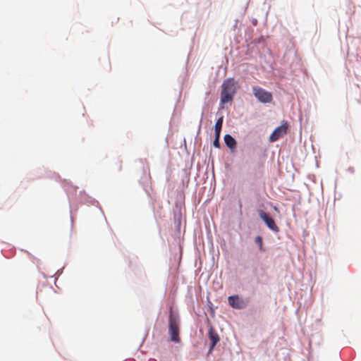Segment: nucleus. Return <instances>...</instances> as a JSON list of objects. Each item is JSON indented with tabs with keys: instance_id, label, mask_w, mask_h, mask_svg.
Listing matches in <instances>:
<instances>
[{
	"instance_id": "obj_1",
	"label": "nucleus",
	"mask_w": 361,
	"mask_h": 361,
	"mask_svg": "<svg viewBox=\"0 0 361 361\" xmlns=\"http://www.w3.org/2000/svg\"><path fill=\"white\" fill-rule=\"evenodd\" d=\"M221 87V90L220 94L219 109L223 108L222 106L224 104L233 100L234 96L238 90L237 81L234 78H228L223 80Z\"/></svg>"
},
{
	"instance_id": "obj_24",
	"label": "nucleus",
	"mask_w": 361,
	"mask_h": 361,
	"mask_svg": "<svg viewBox=\"0 0 361 361\" xmlns=\"http://www.w3.org/2000/svg\"><path fill=\"white\" fill-rule=\"evenodd\" d=\"M211 312H212V314H214V310L213 307H211Z\"/></svg>"
},
{
	"instance_id": "obj_21",
	"label": "nucleus",
	"mask_w": 361,
	"mask_h": 361,
	"mask_svg": "<svg viewBox=\"0 0 361 361\" xmlns=\"http://www.w3.org/2000/svg\"><path fill=\"white\" fill-rule=\"evenodd\" d=\"M27 252L28 255L30 256V257L33 258L34 259H36L37 263L39 262V260L38 259H37L35 257H34L32 255H31V253H30L28 252Z\"/></svg>"
},
{
	"instance_id": "obj_19",
	"label": "nucleus",
	"mask_w": 361,
	"mask_h": 361,
	"mask_svg": "<svg viewBox=\"0 0 361 361\" xmlns=\"http://www.w3.org/2000/svg\"><path fill=\"white\" fill-rule=\"evenodd\" d=\"M70 213H71V228H73V216H72V215H71V214H72V210H71V209H70Z\"/></svg>"
},
{
	"instance_id": "obj_16",
	"label": "nucleus",
	"mask_w": 361,
	"mask_h": 361,
	"mask_svg": "<svg viewBox=\"0 0 361 361\" xmlns=\"http://www.w3.org/2000/svg\"><path fill=\"white\" fill-rule=\"evenodd\" d=\"M264 37H263V36H261V37H258V38H256V39H255V43H257V44H261V43H263V42H264Z\"/></svg>"
},
{
	"instance_id": "obj_27",
	"label": "nucleus",
	"mask_w": 361,
	"mask_h": 361,
	"mask_svg": "<svg viewBox=\"0 0 361 361\" xmlns=\"http://www.w3.org/2000/svg\"><path fill=\"white\" fill-rule=\"evenodd\" d=\"M99 210H101V212H102V214H104V212L102 210V208H99Z\"/></svg>"
},
{
	"instance_id": "obj_3",
	"label": "nucleus",
	"mask_w": 361,
	"mask_h": 361,
	"mask_svg": "<svg viewBox=\"0 0 361 361\" xmlns=\"http://www.w3.org/2000/svg\"><path fill=\"white\" fill-rule=\"evenodd\" d=\"M169 334L170 336L171 341L179 343L180 338L179 337L180 334V322L176 317H169Z\"/></svg>"
},
{
	"instance_id": "obj_8",
	"label": "nucleus",
	"mask_w": 361,
	"mask_h": 361,
	"mask_svg": "<svg viewBox=\"0 0 361 361\" xmlns=\"http://www.w3.org/2000/svg\"><path fill=\"white\" fill-rule=\"evenodd\" d=\"M224 140L226 146L231 152H234L237 148V141L235 138L231 134L227 133L224 136Z\"/></svg>"
},
{
	"instance_id": "obj_7",
	"label": "nucleus",
	"mask_w": 361,
	"mask_h": 361,
	"mask_svg": "<svg viewBox=\"0 0 361 361\" xmlns=\"http://www.w3.org/2000/svg\"><path fill=\"white\" fill-rule=\"evenodd\" d=\"M288 125L286 121H283L281 126H277L271 133L269 135V141L271 142H276L278 140L280 137L283 136L286 133L288 130Z\"/></svg>"
},
{
	"instance_id": "obj_14",
	"label": "nucleus",
	"mask_w": 361,
	"mask_h": 361,
	"mask_svg": "<svg viewBox=\"0 0 361 361\" xmlns=\"http://www.w3.org/2000/svg\"><path fill=\"white\" fill-rule=\"evenodd\" d=\"M84 202L91 203L92 204H94V202H97V201L95 199H93L91 197L85 195Z\"/></svg>"
},
{
	"instance_id": "obj_10",
	"label": "nucleus",
	"mask_w": 361,
	"mask_h": 361,
	"mask_svg": "<svg viewBox=\"0 0 361 361\" xmlns=\"http://www.w3.org/2000/svg\"><path fill=\"white\" fill-rule=\"evenodd\" d=\"M223 123H224V116H221L216 121L215 126H214V135H221V129H222V126H223Z\"/></svg>"
},
{
	"instance_id": "obj_25",
	"label": "nucleus",
	"mask_w": 361,
	"mask_h": 361,
	"mask_svg": "<svg viewBox=\"0 0 361 361\" xmlns=\"http://www.w3.org/2000/svg\"><path fill=\"white\" fill-rule=\"evenodd\" d=\"M257 283H260V281H259V279H257Z\"/></svg>"
},
{
	"instance_id": "obj_23",
	"label": "nucleus",
	"mask_w": 361,
	"mask_h": 361,
	"mask_svg": "<svg viewBox=\"0 0 361 361\" xmlns=\"http://www.w3.org/2000/svg\"><path fill=\"white\" fill-rule=\"evenodd\" d=\"M169 316H170V317L174 316V315L173 314V312H172L171 310H170V313H169Z\"/></svg>"
},
{
	"instance_id": "obj_4",
	"label": "nucleus",
	"mask_w": 361,
	"mask_h": 361,
	"mask_svg": "<svg viewBox=\"0 0 361 361\" xmlns=\"http://www.w3.org/2000/svg\"><path fill=\"white\" fill-rule=\"evenodd\" d=\"M250 302V298H243L237 294L228 297V303L230 307L235 310H243L247 307Z\"/></svg>"
},
{
	"instance_id": "obj_15",
	"label": "nucleus",
	"mask_w": 361,
	"mask_h": 361,
	"mask_svg": "<svg viewBox=\"0 0 361 361\" xmlns=\"http://www.w3.org/2000/svg\"><path fill=\"white\" fill-rule=\"evenodd\" d=\"M204 106H206V104ZM204 109H205V106H204L203 110L201 114V118H200L199 127H198V133L200 131V129H201L202 123L204 116Z\"/></svg>"
},
{
	"instance_id": "obj_5",
	"label": "nucleus",
	"mask_w": 361,
	"mask_h": 361,
	"mask_svg": "<svg viewBox=\"0 0 361 361\" xmlns=\"http://www.w3.org/2000/svg\"><path fill=\"white\" fill-rule=\"evenodd\" d=\"M252 93L258 102L262 104L270 103L273 99L271 92L260 87H252Z\"/></svg>"
},
{
	"instance_id": "obj_26",
	"label": "nucleus",
	"mask_w": 361,
	"mask_h": 361,
	"mask_svg": "<svg viewBox=\"0 0 361 361\" xmlns=\"http://www.w3.org/2000/svg\"><path fill=\"white\" fill-rule=\"evenodd\" d=\"M274 210H276V211L277 210V207H274Z\"/></svg>"
},
{
	"instance_id": "obj_11",
	"label": "nucleus",
	"mask_w": 361,
	"mask_h": 361,
	"mask_svg": "<svg viewBox=\"0 0 361 361\" xmlns=\"http://www.w3.org/2000/svg\"><path fill=\"white\" fill-rule=\"evenodd\" d=\"M255 243L258 246L259 251L264 252L266 251V248L264 247L263 238L261 235H258L255 238Z\"/></svg>"
},
{
	"instance_id": "obj_2",
	"label": "nucleus",
	"mask_w": 361,
	"mask_h": 361,
	"mask_svg": "<svg viewBox=\"0 0 361 361\" xmlns=\"http://www.w3.org/2000/svg\"><path fill=\"white\" fill-rule=\"evenodd\" d=\"M350 37L348 38V40ZM361 47V38L353 37L351 38L350 43L348 42V61L353 63L354 72L355 69H359L361 67V57L359 56L358 50ZM356 75V73H355Z\"/></svg>"
},
{
	"instance_id": "obj_6",
	"label": "nucleus",
	"mask_w": 361,
	"mask_h": 361,
	"mask_svg": "<svg viewBox=\"0 0 361 361\" xmlns=\"http://www.w3.org/2000/svg\"><path fill=\"white\" fill-rule=\"evenodd\" d=\"M257 214L260 219L264 222V224L270 231H273L274 233H278L279 231V228L269 213L262 209H258Z\"/></svg>"
},
{
	"instance_id": "obj_18",
	"label": "nucleus",
	"mask_w": 361,
	"mask_h": 361,
	"mask_svg": "<svg viewBox=\"0 0 361 361\" xmlns=\"http://www.w3.org/2000/svg\"><path fill=\"white\" fill-rule=\"evenodd\" d=\"M63 272V269H59L56 274H55V276H59Z\"/></svg>"
},
{
	"instance_id": "obj_12",
	"label": "nucleus",
	"mask_w": 361,
	"mask_h": 361,
	"mask_svg": "<svg viewBox=\"0 0 361 361\" xmlns=\"http://www.w3.org/2000/svg\"><path fill=\"white\" fill-rule=\"evenodd\" d=\"M220 137H221V135H214V138L213 140V146L215 148L219 149L221 147Z\"/></svg>"
},
{
	"instance_id": "obj_9",
	"label": "nucleus",
	"mask_w": 361,
	"mask_h": 361,
	"mask_svg": "<svg viewBox=\"0 0 361 361\" xmlns=\"http://www.w3.org/2000/svg\"><path fill=\"white\" fill-rule=\"evenodd\" d=\"M209 338L211 341L210 350H212L216 343L219 341V337L216 331L213 327H210L209 329Z\"/></svg>"
},
{
	"instance_id": "obj_20",
	"label": "nucleus",
	"mask_w": 361,
	"mask_h": 361,
	"mask_svg": "<svg viewBox=\"0 0 361 361\" xmlns=\"http://www.w3.org/2000/svg\"><path fill=\"white\" fill-rule=\"evenodd\" d=\"M252 23L253 25H257V19L252 18Z\"/></svg>"
},
{
	"instance_id": "obj_13",
	"label": "nucleus",
	"mask_w": 361,
	"mask_h": 361,
	"mask_svg": "<svg viewBox=\"0 0 361 361\" xmlns=\"http://www.w3.org/2000/svg\"><path fill=\"white\" fill-rule=\"evenodd\" d=\"M173 218H174V224L179 226L180 224L181 213L180 212H178V213L174 212Z\"/></svg>"
},
{
	"instance_id": "obj_17",
	"label": "nucleus",
	"mask_w": 361,
	"mask_h": 361,
	"mask_svg": "<svg viewBox=\"0 0 361 361\" xmlns=\"http://www.w3.org/2000/svg\"><path fill=\"white\" fill-rule=\"evenodd\" d=\"M348 171L350 173H355V169L352 166H349L348 168Z\"/></svg>"
},
{
	"instance_id": "obj_22",
	"label": "nucleus",
	"mask_w": 361,
	"mask_h": 361,
	"mask_svg": "<svg viewBox=\"0 0 361 361\" xmlns=\"http://www.w3.org/2000/svg\"><path fill=\"white\" fill-rule=\"evenodd\" d=\"M257 270V266L253 267L252 273L254 275H256Z\"/></svg>"
}]
</instances>
